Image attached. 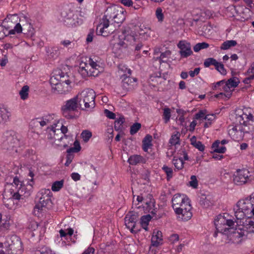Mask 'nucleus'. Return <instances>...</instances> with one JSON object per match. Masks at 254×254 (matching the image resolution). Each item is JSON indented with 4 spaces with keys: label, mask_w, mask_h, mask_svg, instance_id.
Segmentation results:
<instances>
[{
    "label": "nucleus",
    "mask_w": 254,
    "mask_h": 254,
    "mask_svg": "<svg viewBox=\"0 0 254 254\" xmlns=\"http://www.w3.org/2000/svg\"><path fill=\"white\" fill-rule=\"evenodd\" d=\"M1 147L9 151L11 154L17 152V148L19 145V140L15 131L12 130L5 131L2 136Z\"/></svg>",
    "instance_id": "f257e3e1"
},
{
    "label": "nucleus",
    "mask_w": 254,
    "mask_h": 254,
    "mask_svg": "<svg viewBox=\"0 0 254 254\" xmlns=\"http://www.w3.org/2000/svg\"><path fill=\"white\" fill-rule=\"evenodd\" d=\"M76 96L79 104V109L81 110H85L95 107L96 94L93 89H85Z\"/></svg>",
    "instance_id": "f03ea898"
},
{
    "label": "nucleus",
    "mask_w": 254,
    "mask_h": 254,
    "mask_svg": "<svg viewBox=\"0 0 254 254\" xmlns=\"http://www.w3.org/2000/svg\"><path fill=\"white\" fill-rule=\"evenodd\" d=\"M238 227L234 229L233 228H229V234L228 238L229 240L234 244H239L242 241L246 239L249 234H251L247 231L248 229L245 228V224L240 223L239 221H236ZM243 223V221L242 222Z\"/></svg>",
    "instance_id": "7ed1b4c3"
},
{
    "label": "nucleus",
    "mask_w": 254,
    "mask_h": 254,
    "mask_svg": "<svg viewBox=\"0 0 254 254\" xmlns=\"http://www.w3.org/2000/svg\"><path fill=\"white\" fill-rule=\"evenodd\" d=\"M253 208L249 198L238 201L233 208L236 219L238 221L240 220V223H241L246 213L249 211L252 212Z\"/></svg>",
    "instance_id": "20e7f679"
},
{
    "label": "nucleus",
    "mask_w": 254,
    "mask_h": 254,
    "mask_svg": "<svg viewBox=\"0 0 254 254\" xmlns=\"http://www.w3.org/2000/svg\"><path fill=\"white\" fill-rule=\"evenodd\" d=\"M79 108V104L76 96L65 102L61 107V112L63 116L67 119L75 118V112Z\"/></svg>",
    "instance_id": "39448f33"
},
{
    "label": "nucleus",
    "mask_w": 254,
    "mask_h": 254,
    "mask_svg": "<svg viewBox=\"0 0 254 254\" xmlns=\"http://www.w3.org/2000/svg\"><path fill=\"white\" fill-rule=\"evenodd\" d=\"M5 247L7 254H21L23 252L22 243L19 237L16 235L6 237Z\"/></svg>",
    "instance_id": "423d86ee"
},
{
    "label": "nucleus",
    "mask_w": 254,
    "mask_h": 254,
    "mask_svg": "<svg viewBox=\"0 0 254 254\" xmlns=\"http://www.w3.org/2000/svg\"><path fill=\"white\" fill-rule=\"evenodd\" d=\"M52 192L49 189H42L38 193L39 202L34 207V209L42 210L43 207L50 208L52 207Z\"/></svg>",
    "instance_id": "0eeeda50"
},
{
    "label": "nucleus",
    "mask_w": 254,
    "mask_h": 254,
    "mask_svg": "<svg viewBox=\"0 0 254 254\" xmlns=\"http://www.w3.org/2000/svg\"><path fill=\"white\" fill-rule=\"evenodd\" d=\"M20 23H17L14 27V29L8 31V34H14L16 32L18 33L22 32L23 30L26 33L32 35L33 33V28L31 24L28 21L27 18L25 16H22L20 18Z\"/></svg>",
    "instance_id": "6e6552de"
},
{
    "label": "nucleus",
    "mask_w": 254,
    "mask_h": 254,
    "mask_svg": "<svg viewBox=\"0 0 254 254\" xmlns=\"http://www.w3.org/2000/svg\"><path fill=\"white\" fill-rule=\"evenodd\" d=\"M73 10L68 6L64 7L61 12L60 20L68 27L73 26L75 24Z\"/></svg>",
    "instance_id": "1a4fd4ad"
},
{
    "label": "nucleus",
    "mask_w": 254,
    "mask_h": 254,
    "mask_svg": "<svg viewBox=\"0 0 254 254\" xmlns=\"http://www.w3.org/2000/svg\"><path fill=\"white\" fill-rule=\"evenodd\" d=\"M109 19H112V12L109 13V11L107 10V14L102 18V22L97 26L96 33L97 35L106 37L109 33H112L108 30V28L109 26Z\"/></svg>",
    "instance_id": "9d476101"
},
{
    "label": "nucleus",
    "mask_w": 254,
    "mask_h": 254,
    "mask_svg": "<svg viewBox=\"0 0 254 254\" xmlns=\"http://www.w3.org/2000/svg\"><path fill=\"white\" fill-rule=\"evenodd\" d=\"M179 207L178 210L174 211L177 214L179 215L180 218L184 221H187L191 218L192 215L191 212V206L189 199H187Z\"/></svg>",
    "instance_id": "9b49d317"
},
{
    "label": "nucleus",
    "mask_w": 254,
    "mask_h": 254,
    "mask_svg": "<svg viewBox=\"0 0 254 254\" xmlns=\"http://www.w3.org/2000/svg\"><path fill=\"white\" fill-rule=\"evenodd\" d=\"M250 172L247 169H238L233 176V182L239 186L246 184L250 181Z\"/></svg>",
    "instance_id": "f8f14e48"
},
{
    "label": "nucleus",
    "mask_w": 254,
    "mask_h": 254,
    "mask_svg": "<svg viewBox=\"0 0 254 254\" xmlns=\"http://www.w3.org/2000/svg\"><path fill=\"white\" fill-rule=\"evenodd\" d=\"M64 75L60 76V81L56 86H52V92L55 94H65L70 90L71 87L69 86L71 81L69 79L62 80Z\"/></svg>",
    "instance_id": "ddd939ff"
},
{
    "label": "nucleus",
    "mask_w": 254,
    "mask_h": 254,
    "mask_svg": "<svg viewBox=\"0 0 254 254\" xmlns=\"http://www.w3.org/2000/svg\"><path fill=\"white\" fill-rule=\"evenodd\" d=\"M138 217L137 213L130 212L125 218V225L131 233H136L139 231L138 229H135V225L138 220Z\"/></svg>",
    "instance_id": "4468645a"
},
{
    "label": "nucleus",
    "mask_w": 254,
    "mask_h": 254,
    "mask_svg": "<svg viewBox=\"0 0 254 254\" xmlns=\"http://www.w3.org/2000/svg\"><path fill=\"white\" fill-rule=\"evenodd\" d=\"M48 129L53 131V139H54L53 142V145L55 147H56L59 145V143H61L62 140H64V139H71V136L62 134L61 131H60L59 128H56V126H50L48 127Z\"/></svg>",
    "instance_id": "2eb2a0df"
},
{
    "label": "nucleus",
    "mask_w": 254,
    "mask_h": 254,
    "mask_svg": "<svg viewBox=\"0 0 254 254\" xmlns=\"http://www.w3.org/2000/svg\"><path fill=\"white\" fill-rule=\"evenodd\" d=\"M122 79V86L127 91L132 90L137 86V79L132 78L127 74L121 76Z\"/></svg>",
    "instance_id": "dca6fc26"
},
{
    "label": "nucleus",
    "mask_w": 254,
    "mask_h": 254,
    "mask_svg": "<svg viewBox=\"0 0 254 254\" xmlns=\"http://www.w3.org/2000/svg\"><path fill=\"white\" fill-rule=\"evenodd\" d=\"M177 47L180 49L179 54L181 58H187L193 54L190 44L187 41L181 40L179 41L177 44Z\"/></svg>",
    "instance_id": "f3484780"
},
{
    "label": "nucleus",
    "mask_w": 254,
    "mask_h": 254,
    "mask_svg": "<svg viewBox=\"0 0 254 254\" xmlns=\"http://www.w3.org/2000/svg\"><path fill=\"white\" fill-rule=\"evenodd\" d=\"M141 34L139 35L132 34H128L126 35L124 38V40L130 43V44L135 46V50L139 51L143 46L142 38L141 37Z\"/></svg>",
    "instance_id": "a211bd4d"
},
{
    "label": "nucleus",
    "mask_w": 254,
    "mask_h": 254,
    "mask_svg": "<svg viewBox=\"0 0 254 254\" xmlns=\"http://www.w3.org/2000/svg\"><path fill=\"white\" fill-rule=\"evenodd\" d=\"M88 62L89 67H90L89 68V75L93 76L98 75V73L102 70V67L100 66L95 57L90 58Z\"/></svg>",
    "instance_id": "6ab92c4d"
},
{
    "label": "nucleus",
    "mask_w": 254,
    "mask_h": 254,
    "mask_svg": "<svg viewBox=\"0 0 254 254\" xmlns=\"http://www.w3.org/2000/svg\"><path fill=\"white\" fill-rule=\"evenodd\" d=\"M11 113L8 109L0 105V125H6L10 121Z\"/></svg>",
    "instance_id": "aec40b11"
},
{
    "label": "nucleus",
    "mask_w": 254,
    "mask_h": 254,
    "mask_svg": "<svg viewBox=\"0 0 254 254\" xmlns=\"http://www.w3.org/2000/svg\"><path fill=\"white\" fill-rule=\"evenodd\" d=\"M226 217L224 215H219L217 216L214 220V225L216 230L220 232L225 231L228 229L226 227Z\"/></svg>",
    "instance_id": "412c9836"
},
{
    "label": "nucleus",
    "mask_w": 254,
    "mask_h": 254,
    "mask_svg": "<svg viewBox=\"0 0 254 254\" xmlns=\"http://www.w3.org/2000/svg\"><path fill=\"white\" fill-rule=\"evenodd\" d=\"M184 195L180 194H176L174 195L172 199V207L174 210H178L179 206L184 203L187 199H188Z\"/></svg>",
    "instance_id": "4be33fe9"
},
{
    "label": "nucleus",
    "mask_w": 254,
    "mask_h": 254,
    "mask_svg": "<svg viewBox=\"0 0 254 254\" xmlns=\"http://www.w3.org/2000/svg\"><path fill=\"white\" fill-rule=\"evenodd\" d=\"M108 10L109 11V13L112 12V19L114 20L115 22L120 23L125 20V14L122 9H121V11L116 10L115 9H111Z\"/></svg>",
    "instance_id": "5701e85b"
},
{
    "label": "nucleus",
    "mask_w": 254,
    "mask_h": 254,
    "mask_svg": "<svg viewBox=\"0 0 254 254\" xmlns=\"http://www.w3.org/2000/svg\"><path fill=\"white\" fill-rule=\"evenodd\" d=\"M3 203L4 206L8 209H11L14 206V202L12 198L9 195V191L5 190L3 194Z\"/></svg>",
    "instance_id": "b1692460"
},
{
    "label": "nucleus",
    "mask_w": 254,
    "mask_h": 254,
    "mask_svg": "<svg viewBox=\"0 0 254 254\" xmlns=\"http://www.w3.org/2000/svg\"><path fill=\"white\" fill-rule=\"evenodd\" d=\"M127 162L130 165H137L139 164H144L146 160L143 156L139 155H131L128 159Z\"/></svg>",
    "instance_id": "393cba45"
},
{
    "label": "nucleus",
    "mask_w": 254,
    "mask_h": 254,
    "mask_svg": "<svg viewBox=\"0 0 254 254\" xmlns=\"http://www.w3.org/2000/svg\"><path fill=\"white\" fill-rule=\"evenodd\" d=\"M254 216L251 218H247L243 223L245 224V228L248 229V232L254 233V207L252 210Z\"/></svg>",
    "instance_id": "a878e982"
},
{
    "label": "nucleus",
    "mask_w": 254,
    "mask_h": 254,
    "mask_svg": "<svg viewBox=\"0 0 254 254\" xmlns=\"http://www.w3.org/2000/svg\"><path fill=\"white\" fill-rule=\"evenodd\" d=\"M162 241V235L161 232L160 231H154L151 238L152 245L154 247H158Z\"/></svg>",
    "instance_id": "bb28decb"
},
{
    "label": "nucleus",
    "mask_w": 254,
    "mask_h": 254,
    "mask_svg": "<svg viewBox=\"0 0 254 254\" xmlns=\"http://www.w3.org/2000/svg\"><path fill=\"white\" fill-rule=\"evenodd\" d=\"M240 82V81L238 78L237 77H233L228 79L227 82H225L223 88L225 90H226L227 89L236 87Z\"/></svg>",
    "instance_id": "cd10ccee"
},
{
    "label": "nucleus",
    "mask_w": 254,
    "mask_h": 254,
    "mask_svg": "<svg viewBox=\"0 0 254 254\" xmlns=\"http://www.w3.org/2000/svg\"><path fill=\"white\" fill-rule=\"evenodd\" d=\"M220 142L219 140H216L212 145V149H213V152L224 153L226 150V148L224 146L219 147Z\"/></svg>",
    "instance_id": "c85d7f7f"
},
{
    "label": "nucleus",
    "mask_w": 254,
    "mask_h": 254,
    "mask_svg": "<svg viewBox=\"0 0 254 254\" xmlns=\"http://www.w3.org/2000/svg\"><path fill=\"white\" fill-rule=\"evenodd\" d=\"M191 144L200 151H203L205 149L204 145L200 141H197L196 137L193 136L190 139Z\"/></svg>",
    "instance_id": "c756f323"
},
{
    "label": "nucleus",
    "mask_w": 254,
    "mask_h": 254,
    "mask_svg": "<svg viewBox=\"0 0 254 254\" xmlns=\"http://www.w3.org/2000/svg\"><path fill=\"white\" fill-rule=\"evenodd\" d=\"M151 217L149 214L142 216L140 219V224L144 230H148V225L149 222L150 221Z\"/></svg>",
    "instance_id": "7c9ffc66"
},
{
    "label": "nucleus",
    "mask_w": 254,
    "mask_h": 254,
    "mask_svg": "<svg viewBox=\"0 0 254 254\" xmlns=\"http://www.w3.org/2000/svg\"><path fill=\"white\" fill-rule=\"evenodd\" d=\"M237 44L235 40H227L222 43L220 47L221 50H226L232 47L235 46Z\"/></svg>",
    "instance_id": "2f4dec72"
},
{
    "label": "nucleus",
    "mask_w": 254,
    "mask_h": 254,
    "mask_svg": "<svg viewBox=\"0 0 254 254\" xmlns=\"http://www.w3.org/2000/svg\"><path fill=\"white\" fill-rule=\"evenodd\" d=\"M51 126H56V128H59L60 131H61V133L63 134H66L68 131L67 127L60 124L59 121H55Z\"/></svg>",
    "instance_id": "473e14b6"
},
{
    "label": "nucleus",
    "mask_w": 254,
    "mask_h": 254,
    "mask_svg": "<svg viewBox=\"0 0 254 254\" xmlns=\"http://www.w3.org/2000/svg\"><path fill=\"white\" fill-rule=\"evenodd\" d=\"M172 162L175 168L178 170H182L184 167V162L181 158L177 159L174 157L173 159Z\"/></svg>",
    "instance_id": "72a5a7b5"
},
{
    "label": "nucleus",
    "mask_w": 254,
    "mask_h": 254,
    "mask_svg": "<svg viewBox=\"0 0 254 254\" xmlns=\"http://www.w3.org/2000/svg\"><path fill=\"white\" fill-rule=\"evenodd\" d=\"M119 72L121 74V76L125 74L127 75L130 76L131 74V70L130 69L128 68L125 65L120 64L119 65Z\"/></svg>",
    "instance_id": "f704fd0d"
},
{
    "label": "nucleus",
    "mask_w": 254,
    "mask_h": 254,
    "mask_svg": "<svg viewBox=\"0 0 254 254\" xmlns=\"http://www.w3.org/2000/svg\"><path fill=\"white\" fill-rule=\"evenodd\" d=\"M29 86L25 85L22 87L19 92L20 97L22 100L26 99L28 97Z\"/></svg>",
    "instance_id": "c9c22d12"
},
{
    "label": "nucleus",
    "mask_w": 254,
    "mask_h": 254,
    "mask_svg": "<svg viewBox=\"0 0 254 254\" xmlns=\"http://www.w3.org/2000/svg\"><path fill=\"white\" fill-rule=\"evenodd\" d=\"M64 180L55 182L52 186V190L54 191H59L64 186Z\"/></svg>",
    "instance_id": "e433bc0d"
},
{
    "label": "nucleus",
    "mask_w": 254,
    "mask_h": 254,
    "mask_svg": "<svg viewBox=\"0 0 254 254\" xmlns=\"http://www.w3.org/2000/svg\"><path fill=\"white\" fill-rule=\"evenodd\" d=\"M180 134L179 132L173 134L169 140V143L173 145L179 144Z\"/></svg>",
    "instance_id": "4c0bfd02"
},
{
    "label": "nucleus",
    "mask_w": 254,
    "mask_h": 254,
    "mask_svg": "<svg viewBox=\"0 0 254 254\" xmlns=\"http://www.w3.org/2000/svg\"><path fill=\"white\" fill-rule=\"evenodd\" d=\"M61 45H63L64 48L68 49H73L75 47V43L73 41H70L69 40H64L61 42Z\"/></svg>",
    "instance_id": "58836bf2"
},
{
    "label": "nucleus",
    "mask_w": 254,
    "mask_h": 254,
    "mask_svg": "<svg viewBox=\"0 0 254 254\" xmlns=\"http://www.w3.org/2000/svg\"><path fill=\"white\" fill-rule=\"evenodd\" d=\"M162 169L167 175V181H169L173 176V171L172 168L169 167L166 165H164Z\"/></svg>",
    "instance_id": "ea45409f"
},
{
    "label": "nucleus",
    "mask_w": 254,
    "mask_h": 254,
    "mask_svg": "<svg viewBox=\"0 0 254 254\" xmlns=\"http://www.w3.org/2000/svg\"><path fill=\"white\" fill-rule=\"evenodd\" d=\"M74 147L69 148L67 150V153H71L72 152H78L81 149V147L79 142L77 140H75L73 143Z\"/></svg>",
    "instance_id": "a19ab883"
},
{
    "label": "nucleus",
    "mask_w": 254,
    "mask_h": 254,
    "mask_svg": "<svg viewBox=\"0 0 254 254\" xmlns=\"http://www.w3.org/2000/svg\"><path fill=\"white\" fill-rule=\"evenodd\" d=\"M125 121V119L123 117H121L115 121L114 128L116 130L121 129V126Z\"/></svg>",
    "instance_id": "79ce46f5"
},
{
    "label": "nucleus",
    "mask_w": 254,
    "mask_h": 254,
    "mask_svg": "<svg viewBox=\"0 0 254 254\" xmlns=\"http://www.w3.org/2000/svg\"><path fill=\"white\" fill-rule=\"evenodd\" d=\"M48 53H50V56L56 59L57 57H59L60 55V48L58 47H54L52 48L49 52H48Z\"/></svg>",
    "instance_id": "37998d69"
},
{
    "label": "nucleus",
    "mask_w": 254,
    "mask_h": 254,
    "mask_svg": "<svg viewBox=\"0 0 254 254\" xmlns=\"http://www.w3.org/2000/svg\"><path fill=\"white\" fill-rule=\"evenodd\" d=\"M209 47V44L205 43H199L196 44L193 47V50L195 52H199L200 50L206 49Z\"/></svg>",
    "instance_id": "c03bdc74"
},
{
    "label": "nucleus",
    "mask_w": 254,
    "mask_h": 254,
    "mask_svg": "<svg viewBox=\"0 0 254 254\" xmlns=\"http://www.w3.org/2000/svg\"><path fill=\"white\" fill-rule=\"evenodd\" d=\"M204 66L205 67H208L211 65H213L214 66L216 64H217V61L212 58H209L206 59L204 62Z\"/></svg>",
    "instance_id": "a18cd8bd"
},
{
    "label": "nucleus",
    "mask_w": 254,
    "mask_h": 254,
    "mask_svg": "<svg viewBox=\"0 0 254 254\" xmlns=\"http://www.w3.org/2000/svg\"><path fill=\"white\" fill-rule=\"evenodd\" d=\"M215 68L222 75L226 74V70L225 69L224 65L221 63H219L217 62V64H216Z\"/></svg>",
    "instance_id": "49530a36"
},
{
    "label": "nucleus",
    "mask_w": 254,
    "mask_h": 254,
    "mask_svg": "<svg viewBox=\"0 0 254 254\" xmlns=\"http://www.w3.org/2000/svg\"><path fill=\"white\" fill-rule=\"evenodd\" d=\"M141 125L140 123H136L130 127V133L131 135L135 134L141 128Z\"/></svg>",
    "instance_id": "de8ad7c7"
},
{
    "label": "nucleus",
    "mask_w": 254,
    "mask_h": 254,
    "mask_svg": "<svg viewBox=\"0 0 254 254\" xmlns=\"http://www.w3.org/2000/svg\"><path fill=\"white\" fill-rule=\"evenodd\" d=\"M81 136L85 142H87L92 136V132L88 130H83Z\"/></svg>",
    "instance_id": "09e8293b"
},
{
    "label": "nucleus",
    "mask_w": 254,
    "mask_h": 254,
    "mask_svg": "<svg viewBox=\"0 0 254 254\" xmlns=\"http://www.w3.org/2000/svg\"><path fill=\"white\" fill-rule=\"evenodd\" d=\"M72 139H64V140H62L61 141V143H59L56 148H65L68 146V145L70 144V142Z\"/></svg>",
    "instance_id": "8fccbe9b"
},
{
    "label": "nucleus",
    "mask_w": 254,
    "mask_h": 254,
    "mask_svg": "<svg viewBox=\"0 0 254 254\" xmlns=\"http://www.w3.org/2000/svg\"><path fill=\"white\" fill-rule=\"evenodd\" d=\"M34 125L35 126H38L40 125L41 127H44L47 125V123H46V120H40L39 119H36L33 120L31 122V125Z\"/></svg>",
    "instance_id": "3c124183"
},
{
    "label": "nucleus",
    "mask_w": 254,
    "mask_h": 254,
    "mask_svg": "<svg viewBox=\"0 0 254 254\" xmlns=\"http://www.w3.org/2000/svg\"><path fill=\"white\" fill-rule=\"evenodd\" d=\"M171 52L169 51H167L164 53H161L160 57L159 58H157V59H159L160 63L161 62H166L167 60L168 56H169Z\"/></svg>",
    "instance_id": "603ef678"
},
{
    "label": "nucleus",
    "mask_w": 254,
    "mask_h": 254,
    "mask_svg": "<svg viewBox=\"0 0 254 254\" xmlns=\"http://www.w3.org/2000/svg\"><path fill=\"white\" fill-rule=\"evenodd\" d=\"M80 71L82 74L86 73L89 75V66L86 63H82L80 65Z\"/></svg>",
    "instance_id": "864d4df0"
},
{
    "label": "nucleus",
    "mask_w": 254,
    "mask_h": 254,
    "mask_svg": "<svg viewBox=\"0 0 254 254\" xmlns=\"http://www.w3.org/2000/svg\"><path fill=\"white\" fill-rule=\"evenodd\" d=\"M80 71L82 74L86 73L89 75V66L86 63H82L80 65Z\"/></svg>",
    "instance_id": "5fc2aeb1"
},
{
    "label": "nucleus",
    "mask_w": 254,
    "mask_h": 254,
    "mask_svg": "<svg viewBox=\"0 0 254 254\" xmlns=\"http://www.w3.org/2000/svg\"><path fill=\"white\" fill-rule=\"evenodd\" d=\"M163 117L165 123H167L171 117V110L169 108H167L164 109Z\"/></svg>",
    "instance_id": "6e6d98bb"
},
{
    "label": "nucleus",
    "mask_w": 254,
    "mask_h": 254,
    "mask_svg": "<svg viewBox=\"0 0 254 254\" xmlns=\"http://www.w3.org/2000/svg\"><path fill=\"white\" fill-rule=\"evenodd\" d=\"M8 29L0 24V40L7 35Z\"/></svg>",
    "instance_id": "4d7b16f0"
},
{
    "label": "nucleus",
    "mask_w": 254,
    "mask_h": 254,
    "mask_svg": "<svg viewBox=\"0 0 254 254\" xmlns=\"http://www.w3.org/2000/svg\"><path fill=\"white\" fill-rule=\"evenodd\" d=\"M191 181L190 182V185L193 188L196 189L198 186V181L195 176L192 175L190 177Z\"/></svg>",
    "instance_id": "13d9d810"
},
{
    "label": "nucleus",
    "mask_w": 254,
    "mask_h": 254,
    "mask_svg": "<svg viewBox=\"0 0 254 254\" xmlns=\"http://www.w3.org/2000/svg\"><path fill=\"white\" fill-rule=\"evenodd\" d=\"M156 16L159 21H162L164 19V15L162 13V9L161 8H157L156 10Z\"/></svg>",
    "instance_id": "bf43d9fd"
},
{
    "label": "nucleus",
    "mask_w": 254,
    "mask_h": 254,
    "mask_svg": "<svg viewBox=\"0 0 254 254\" xmlns=\"http://www.w3.org/2000/svg\"><path fill=\"white\" fill-rule=\"evenodd\" d=\"M11 190L12 189H10L9 190H7V191H9V195H10V196H12L13 200H19L21 197V195L19 194V193L18 192H14L13 190L12 191Z\"/></svg>",
    "instance_id": "052dcab7"
},
{
    "label": "nucleus",
    "mask_w": 254,
    "mask_h": 254,
    "mask_svg": "<svg viewBox=\"0 0 254 254\" xmlns=\"http://www.w3.org/2000/svg\"><path fill=\"white\" fill-rule=\"evenodd\" d=\"M104 114L105 116L110 119H115L116 118L115 114L108 109L104 110Z\"/></svg>",
    "instance_id": "680f3d73"
},
{
    "label": "nucleus",
    "mask_w": 254,
    "mask_h": 254,
    "mask_svg": "<svg viewBox=\"0 0 254 254\" xmlns=\"http://www.w3.org/2000/svg\"><path fill=\"white\" fill-rule=\"evenodd\" d=\"M73 158V156L72 154L70 153H67L66 157V161L64 164L65 166H68L71 163Z\"/></svg>",
    "instance_id": "e2e57ef3"
},
{
    "label": "nucleus",
    "mask_w": 254,
    "mask_h": 254,
    "mask_svg": "<svg viewBox=\"0 0 254 254\" xmlns=\"http://www.w3.org/2000/svg\"><path fill=\"white\" fill-rule=\"evenodd\" d=\"M179 240V236L176 234H172L169 237V240L172 243H174L175 242L178 241Z\"/></svg>",
    "instance_id": "0e129e2a"
},
{
    "label": "nucleus",
    "mask_w": 254,
    "mask_h": 254,
    "mask_svg": "<svg viewBox=\"0 0 254 254\" xmlns=\"http://www.w3.org/2000/svg\"><path fill=\"white\" fill-rule=\"evenodd\" d=\"M94 35V30H90L89 33L88 34L87 38H86V42L87 43L91 42L93 40Z\"/></svg>",
    "instance_id": "69168bd1"
},
{
    "label": "nucleus",
    "mask_w": 254,
    "mask_h": 254,
    "mask_svg": "<svg viewBox=\"0 0 254 254\" xmlns=\"http://www.w3.org/2000/svg\"><path fill=\"white\" fill-rule=\"evenodd\" d=\"M152 139V136L149 134H147L144 138V139L142 141V143L151 144Z\"/></svg>",
    "instance_id": "338daca9"
},
{
    "label": "nucleus",
    "mask_w": 254,
    "mask_h": 254,
    "mask_svg": "<svg viewBox=\"0 0 254 254\" xmlns=\"http://www.w3.org/2000/svg\"><path fill=\"white\" fill-rule=\"evenodd\" d=\"M200 71V68H195L193 70H190L189 71V74L191 77H193L195 75H197Z\"/></svg>",
    "instance_id": "774afa93"
}]
</instances>
